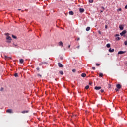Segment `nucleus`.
<instances>
[{
    "label": "nucleus",
    "instance_id": "nucleus-1",
    "mask_svg": "<svg viewBox=\"0 0 127 127\" xmlns=\"http://www.w3.org/2000/svg\"><path fill=\"white\" fill-rule=\"evenodd\" d=\"M127 33V31H126V30H124V31H123V32H122V33H120V35H121L122 36H123L124 35H125L126 33Z\"/></svg>",
    "mask_w": 127,
    "mask_h": 127
},
{
    "label": "nucleus",
    "instance_id": "nucleus-2",
    "mask_svg": "<svg viewBox=\"0 0 127 127\" xmlns=\"http://www.w3.org/2000/svg\"><path fill=\"white\" fill-rule=\"evenodd\" d=\"M85 10L84 8H80L79 11L80 13H83L84 12Z\"/></svg>",
    "mask_w": 127,
    "mask_h": 127
},
{
    "label": "nucleus",
    "instance_id": "nucleus-3",
    "mask_svg": "<svg viewBox=\"0 0 127 127\" xmlns=\"http://www.w3.org/2000/svg\"><path fill=\"white\" fill-rule=\"evenodd\" d=\"M6 112L8 113H12V110L11 109H8L6 110Z\"/></svg>",
    "mask_w": 127,
    "mask_h": 127
},
{
    "label": "nucleus",
    "instance_id": "nucleus-4",
    "mask_svg": "<svg viewBox=\"0 0 127 127\" xmlns=\"http://www.w3.org/2000/svg\"><path fill=\"white\" fill-rule=\"evenodd\" d=\"M126 52V51H119L118 52V54L119 55H121V54H125Z\"/></svg>",
    "mask_w": 127,
    "mask_h": 127
},
{
    "label": "nucleus",
    "instance_id": "nucleus-5",
    "mask_svg": "<svg viewBox=\"0 0 127 127\" xmlns=\"http://www.w3.org/2000/svg\"><path fill=\"white\" fill-rule=\"evenodd\" d=\"M101 89V87H100V86H99V87L96 86L95 87V89L96 90H99Z\"/></svg>",
    "mask_w": 127,
    "mask_h": 127
},
{
    "label": "nucleus",
    "instance_id": "nucleus-6",
    "mask_svg": "<svg viewBox=\"0 0 127 127\" xmlns=\"http://www.w3.org/2000/svg\"><path fill=\"white\" fill-rule=\"evenodd\" d=\"M119 28L121 30H123L124 29V27H123L122 25H120Z\"/></svg>",
    "mask_w": 127,
    "mask_h": 127
},
{
    "label": "nucleus",
    "instance_id": "nucleus-7",
    "mask_svg": "<svg viewBox=\"0 0 127 127\" xmlns=\"http://www.w3.org/2000/svg\"><path fill=\"white\" fill-rule=\"evenodd\" d=\"M59 45L60 46L63 47V42H59Z\"/></svg>",
    "mask_w": 127,
    "mask_h": 127
},
{
    "label": "nucleus",
    "instance_id": "nucleus-8",
    "mask_svg": "<svg viewBox=\"0 0 127 127\" xmlns=\"http://www.w3.org/2000/svg\"><path fill=\"white\" fill-rule=\"evenodd\" d=\"M58 64V66H59V67H60V68L63 67V65L60 63H59Z\"/></svg>",
    "mask_w": 127,
    "mask_h": 127
},
{
    "label": "nucleus",
    "instance_id": "nucleus-9",
    "mask_svg": "<svg viewBox=\"0 0 127 127\" xmlns=\"http://www.w3.org/2000/svg\"><path fill=\"white\" fill-rule=\"evenodd\" d=\"M69 15H73L74 12H73V11H69Z\"/></svg>",
    "mask_w": 127,
    "mask_h": 127
},
{
    "label": "nucleus",
    "instance_id": "nucleus-10",
    "mask_svg": "<svg viewBox=\"0 0 127 127\" xmlns=\"http://www.w3.org/2000/svg\"><path fill=\"white\" fill-rule=\"evenodd\" d=\"M109 51L110 52V53H112L114 51V49H112L111 48H110L109 50Z\"/></svg>",
    "mask_w": 127,
    "mask_h": 127
},
{
    "label": "nucleus",
    "instance_id": "nucleus-11",
    "mask_svg": "<svg viewBox=\"0 0 127 127\" xmlns=\"http://www.w3.org/2000/svg\"><path fill=\"white\" fill-rule=\"evenodd\" d=\"M28 112H29V111L27 110V111H23L21 113L23 114H25V113H27Z\"/></svg>",
    "mask_w": 127,
    "mask_h": 127
},
{
    "label": "nucleus",
    "instance_id": "nucleus-12",
    "mask_svg": "<svg viewBox=\"0 0 127 127\" xmlns=\"http://www.w3.org/2000/svg\"><path fill=\"white\" fill-rule=\"evenodd\" d=\"M90 27H87V28H86V31H90Z\"/></svg>",
    "mask_w": 127,
    "mask_h": 127
},
{
    "label": "nucleus",
    "instance_id": "nucleus-13",
    "mask_svg": "<svg viewBox=\"0 0 127 127\" xmlns=\"http://www.w3.org/2000/svg\"><path fill=\"white\" fill-rule=\"evenodd\" d=\"M6 39H7V40H11V37L8 36V37H7Z\"/></svg>",
    "mask_w": 127,
    "mask_h": 127
},
{
    "label": "nucleus",
    "instance_id": "nucleus-14",
    "mask_svg": "<svg viewBox=\"0 0 127 127\" xmlns=\"http://www.w3.org/2000/svg\"><path fill=\"white\" fill-rule=\"evenodd\" d=\"M86 76V74L85 73H82V75H81V76L82 77H85Z\"/></svg>",
    "mask_w": 127,
    "mask_h": 127
},
{
    "label": "nucleus",
    "instance_id": "nucleus-15",
    "mask_svg": "<svg viewBox=\"0 0 127 127\" xmlns=\"http://www.w3.org/2000/svg\"><path fill=\"white\" fill-rule=\"evenodd\" d=\"M121 85L120 84H118L117 85V88H118V89H120L121 88Z\"/></svg>",
    "mask_w": 127,
    "mask_h": 127
},
{
    "label": "nucleus",
    "instance_id": "nucleus-16",
    "mask_svg": "<svg viewBox=\"0 0 127 127\" xmlns=\"http://www.w3.org/2000/svg\"><path fill=\"white\" fill-rule=\"evenodd\" d=\"M47 63L46 62H42L41 63L40 65H42V64H47Z\"/></svg>",
    "mask_w": 127,
    "mask_h": 127
},
{
    "label": "nucleus",
    "instance_id": "nucleus-17",
    "mask_svg": "<svg viewBox=\"0 0 127 127\" xmlns=\"http://www.w3.org/2000/svg\"><path fill=\"white\" fill-rule=\"evenodd\" d=\"M111 47V45H110V44H107V48H110Z\"/></svg>",
    "mask_w": 127,
    "mask_h": 127
},
{
    "label": "nucleus",
    "instance_id": "nucleus-18",
    "mask_svg": "<svg viewBox=\"0 0 127 127\" xmlns=\"http://www.w3.org/2000/svg\"><path fill=\"white\" fill-rule=\"evenodd\" d=\"M23 62H24V60H23V59H21V60H20V63L21 64H22Z\"/></svg>",
    "mask_w": 127,
    "mask_h": 127
},
{
    "label": "nucleus",
    "instance_id": "nucleus-19",
    "mask_svg": "<svg viewBox=\"0 0 127 127\" xmlns=\"http://www.w3.org/2000/svg\"><path fill=\"white\" fill-rule=\"evenodd\" d=\"M59 73L61 74V75H64V72L63 71H59Z\"/></svg>",
    "mask_w": 127,
    "mask_h": 127
},
{
    "label": "nucleus",
    "instance_id": "nucleus-20",
    "mask_svg": "<svg viewBox=\"0 0 127 127\" xmlns=\"http://www.w3.org/2000/svg\"><path fill=\"white\" fill-rule=\"evenodd\" d=\"M89 3H92L93 2V0H89Z\"/></svg>",
    "mask_w": 127,
    "mask_h": 127
},
{
    "label": "nucleus",
    "instance_id": "nucleus-21",
    "mask_svg": "<svg viewBox=\"0 0 127 127\" xmlns=\"http://www.w3.org/2000/svg\"><path fill=\"white\" fill-rule=\"evenodd\" d=\"M120 39H121V38H119V37H117V38H116L117 41L120 40Z\"/></svg>",
    "mask_w": 127,
    "mask_h": 127
},
{
    "label": "nucleus",
    "instance_id": "nucleus-22",
    "mask_svg": "<svg viewBox=\"0 0 127 127\" xmlns=\"http://www.w3.org/2000/svg\"><path fill=\"white\" fill-rule=\"evenodd\" d=\"M12 36L13 38L16 39V36H14V35H12Z\"/></svg>",
    "mask_w": 127,
    "mask_h": 127
},
{
    "label": "nucleus",
    "instance_id": "nucleus-23",
    "mask_svg": "<svg viewBox=\"0 0 127 127\" xmlns=\"http://www.w3.org/2000/svg\"><path fill=\"white\" fill-rule=\"evenodd\" d=\"M6 42L10 43L11 42V40H7V41H6Z\"/></svg>",
    "mask_w": 127,
    "mask_h": 127
},
{
    "label": "nucleus",
    "instance_id": "nucleus-24",
    "mask_svg": "<svg viewBox=\"0 0 127 127\" xmlns=\"http://www.w3.org/2000/svg\"><path fill=\"white\" fill-rule=\"evenodd\" d=\"M103 75L102 73H100V74H99V76L101 77H102L103 76Z\"/></svg>",
    "mask_w": 127,
    "mask_h": 127
},
{
    "label": "nucleus",
    "instance_id": "nucleus-25",
    "mask_svg": "<svg viewBox=\"0 0 127 127\" xmlns=\"http://www.w3.org/2000/svg\"><path fill=\"white\" fill-rule=\"evenodd\" d=\"M89 86H87L86 87H85V89H86V90H87V89H89Z\"/></svg>",
    "mask_w": 127,
    "mask_h": 127
},
{
    "label": "nucleus",
    "instance_id": "nucleus-26",
    "mask_svg": "<svg viewBox=\"0 0 127 127\" xmlns=\"http://www.w3.org/2000/svg\"><path fill=\"white\" fill-rule=\"evenodd\" d=\"M125 45H127V41H125Z\"/></svg>",
    "mask_w": 127,
    "mask_h": 127
},
{
    "label": "nucleus",
    "instance_id": "nucleus-27",
    "mask_svg": "<svg viewBox=\"0 0 127 127\" xmlns=\"http://www.w3.org/2000/svg\"><path fill=\"white\" fill-rule=\"evenodd\" d=\"M14 76H15V77H17V76H18V74H17V73H15V74H14Z\"/></svg>",
    "mask_w": 127,
    "mask_h": 127
},
{
    "label": "nucleus",
    "instance_id": "nucleus-28",
    "mask_svg": "<svg viewBox=\"0 0 127 127\" xmlns=\"http://www.w3.org/2000/svg\"><path fill=\"white\" fill-rule=\"evenodd\" d=\"M5 59H7V58L11 59V58L8 57H7L6 56H5Z\"/></svg>",
    "mask_w": 127,
    "mask_h": 127
},
{
    "label": "nucleus",
    "instance_id": "nucleus-29",
    "mask_svg": "<svg viewBox=\"0 0 127 127\" xmlns=\"http://www.w3.org/2000/svg\"><path fill=\"white\" fill-rule=\"evenodd\" d=\"M101 8H102V9L103 10H105V7H104L102 6V7H101Z\"/></svg>",
    "mask_w": 127,
    "mask_h": 127
},
{
    "label": "nucleus",
    "instance_id": "nucleus-30",
    "mask_svg": "<svg viewBox=\"0 0 127 127\" xmlns=\"http://www.w3.org/2000/svg\"><path fill=\"white\" fill-rule=\"evenodd\" d=\"M96 66H100V64H96Z\"/></svg>",
    "mask_w": 127,
    "mask_h": 127
},
{
    "label": "nucleus",
    "instance_id": "nucleus-31",
    "mask_svg": "<svg viewBox=\"0 0 127 127\" xmlns=\"http://www.w3.org/2000/svg\"><path fill=\"white\" fill-rule=\"evenodd\" d=\"M72 72H76V70L75 69H73L72 70Z\"/></svg>",
    "mask_w": 127,
    "mask_h": 127
},
{
    "label": "nucleus",
    "instance_id": "nucleus-32",
    "mask_svg": "<svg viewBox=\"0 0 127 127\" xmlns=\"http://www.w3.org/2000/svg\"><path fill=\"white\" fill-rule=\"evenodd\" d=\"M104 90H103V89L101 90V93H103V92H104Z\"/></svg>",
    "mask_w": 127,
    "mask_h": 127
},
{
    "label": "nucleus",
    "instance_id": "nucleus-33",
    "mask_svg": "<svg viewBox=\"0 0 127 127\" xmlns=\"http://www.w3.org/2000/svg\"><path fill=\"white\" fill-rule=\"evenodd\" d=\"M105 28H106V29H108V26H107V25H106V26H105Z\"/></svg>",
    "mask_w": 127,
    "mask_h": 127
},
{
    "label": "nucleus",
    "instance_id": "nucleus-34",
    "mask_svg": "<svg viewBox=\"0 0 127 127\" xmlns=\"http://www.w3.org/2000/svg\"><path fill=\"white\" fill-rule=\"evenodd\" d=\"M98 33H99L100 35H101V33H101V31H98Z\"/></svg>",
    "mask_w": 127,
    "mask_h": 127
},
{
    "label": "nucleus",
    "instance_id": "nucleus-35",
    "mask_svg": "<svg viewBox=\"0 0 127 127\" xmlns=\"http://www.w3.org/2000/svg\"><path fill=\"white\" fill-rule=\"evenodd\" d=\"M125 8L126 9H127V4L125 6Z\"/></svg>",
    "mask_w": 127,
    "mask_h": 127
},
{
    "label": "nucleus",
    "instance_id": "nucleus-36",
    "mask_svg": "<svg viewBox=\"0 0 127 127\" xmlns=\"http://www.w3.org/2000/svg\"><path fill=\"white\" fill-rule=\"evenodd\" d=\"M77 48L79 49L80 48V46H77Z\"/></svg>",
    "mask_w": 127,
    "mask_h": 127
},
{
    "label": "nucleus",
    "instance_id": "nucleus-37",
    "mask_svg": "<svg viewBox=\"0 0 127 127\" xmlns=\"http://www.w3.org/2000/svg\"><path fill=\"white\" fill-rule=\"evenodd\" d=\"M38 71H39V70H40V68H39V67H38V68H37V69H36Z\"/></svg>",
    "mask_w": 127,
    "mask_h": 127
},
{
    "label": "nucleus",
    "instance_id": "nucleus-38",
    "mask_svg": "<svg viewBox=\"0 0 127 127\" xmlns=\"http://www.w3.org/2000/svg\"><path fill=\"white\" fill-rule=\"evenodd\" d=\"M38 76H40V77H42V75L40 74H38Z\"/></svg>",
    "mask_w": 127,
    "mask_h": 127
},
{
    "label": "nucleus",
    "instance_id": "nucleus-39",
    "mask_svg": "<svg viewBox=\"0 0 127 127\" xmlns=\"http://www.w3.org/2000/svg\"><path fill=\"white\" fill-rule=\"evenodd\" d=\"M80 40V38H78V39H77V41H79Z\"/></svg>",
    "mask_w": 127,
    "mask_h": 127
},
{
    "label": "nucleus",
    "instance_id": "nucleus-40",
    "mask_svg": "<svg viewBox=\"0 0 127 127\" xmlns=\"http://www.w3.org/2000/svg\"><path fill=\"white\" fill-rule=\"evenodd\" d=\"M119 10L121 11L122 10L121 8H120L119 9Z\"/></svg>",
    "mask_w": 127,
    "mask_h": 127
},
{
    "label": "nucleus",
    "instance_id": "nucleus-41",
    "mask_svg": "<svg viewBox=\"0 0 127 127\" xmlns=\"http://www.w3.org/2000/svg\"><path fill=\"white\" fill-rule=\"evenodd\" d=\"M93 70H95V68L94 67H92Z\"/></svg>",
    "mask_w": 127,
    "mask_h": 127
},
{
    "label": "nucleus",
    "instance_id": "nucleus-42",
    "mask_svg": "<svg viewBox=\"0 0 127 127\" xmlns=\"http://www.w3.org/2000/svg\"><path fill=\"white\" fill-rule=\"evenodd\" d=\"M116 37H118V36H119V35L117 34V35H116Z\"/></svg>",
    "mask_w": 127,
    "mask_h": 127
},
{
    "label": "nucleus",
    "instance_id": "nucleus-43",
    "mask_svg": "<svg viewBox=\"0 0 127 127\" xmlns=\"http://www.w3.org/2000/svg\"><path fill=\"white\" fill-rule=\"evenodd\" d=\"M115 90H116V91H119V90L118 89H116Z\"/></svg>",
    "mask_w": 127,
    "mask_h": 127
},
{
    "label": "nucleus",
    "instance_id": "nucleus-44",
    "mask_svg": "<svg viewBox=\"0 0 127 127\" xmlns=\"http://www.w3.org/2000/svg\"><path fill=\"white\" fill-rule=\"evenodd\" d=\"M70 46H71L70 45H69L68 48H70Z\"/></svg>",
    "mask_w": 127,
    "mask_h": 127
},
{
    "label": "nucleus",
    "instance_id": "nucleus-45",
    "mask_svg": "<svg viewBox=\"0 0 127 127\" xmlns=\"http://www.w3.org/2000/svg\"><path fill=\"white\" fill-rule=\"evenodd\" d=\"M74 116H76L77 115H73V116H71V117H72Z\"/></svg>",
    "mask_w": 127,
    "mask_h": 127
},
{
    "label": "nucleus",
    "instance_id": "nucleus-46",
    "mask_svg": "<svg viewBox=\"0 0 127 127\" xmlns=\"http://www.w3.org/2000/svg\"><path fill=\"white\" fill-rule=\"evenodd\" d=\"M126 65L127 66V62L126 63Z\"/></svg>",
    "mask_w": 127,
    "mask_h": 127
},
{
    "label": "nucleus",
    "instance_id": "nucleus-47",
    "mask_svg": "<svg viewBox=\"0 0 127 127\" xmlns=\"http://www.w3.org/2000/svg\"><path fill=\"white\" fill-rule=\"evenodd\" d=\"M21 12H24V10H21Z\"/></svg>",
    "mask_w": 127,
    "mask_h": 127
},
{
    "label": "nucleus",
    "instance_id": "nucleus-48",
    "mask_svg": "<svg viewBox=\"0 0 127 127\" xmlns=\"http://www.w3.org/2000/svg\"><path fill=\"white\" fill-rule=\"evenodd\" d=\"M18 10L20 11L21 9H18Z\"/></svg>",
    "mask_w": 127,
    "mask_h": 127
},
{
    "label": "nucleus",
    "instance_id": "nucleus-49",
    "mask_svg": "<svg viewBox=\"0 0 127 127\" xmlns=\"http://www.w3.org/2000/svg\"><path fill=\"white\" fill-rule=\"evenodd\" d=\"M103 12V10H101V12L102 13V12Z\"/></svg>",
    "mask_w": 127,
    "mask_h": 127
},
{
    "label": "nucleus",
    "instance_id": "nucleus-50",
    "mask_svg": "<svg viewBox=\"0 0 127 127\" xmlns=\"http://www.w3.org/2000/svg\"><path fill=\"white\" fill-rule=\"evenodd\" d=\"M3 88H1V91H2V90H3Z\"/></svg>",
    "mask_w": 127,
    "mask_h": 127
},
{
    "label": "nucleus",
    "instance_id": "nucleus-51",
    "mask_svg": "<svg viewBox=\"0 0 127 127\" xmlns=\"http://www.w3.org/2000/svg\"><path fill=\"white\" fill-rule=\"evenodd\" d=\"M126 37L127 38V34H126Z\"/></svg>",
    "mask_w": 127,
    "mask_h": 127
},
{
    "label": "nucleus",
    "instance_id": "nucleus-52",
    "mask_svg": "<svg viewBox=\"0 0 127 127\" xmlns=\"http://www.w3.org/2000/svg\"><path fill=\"white\" fill-rule=\"evenodd\" d=\"M8 35H9V34H6V35H7V36H8Z\"/></svg>",
    "mask_w": 127,
    "mask_h": 127
}]
</instances>
